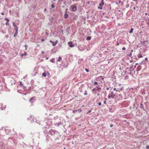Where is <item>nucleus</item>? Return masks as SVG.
<instances>
[{"label":"nucleus","instance_id":"18","mask_svg":"<svg viewBox=\"0 0 149 149\" xmlns=\"http://www.w3.org/2000/svg\"><path fill=\"white\" fill-rule=\"evenodd\" d=\"M55 124V125H57V126H59V125L61 124V122H60L58 123H56Z\"/></svg>","mask_w":149,"mask_h":149},{"label":"nucleus","instance_id":"59","mask_svg":"<svg viewBox=\"0 0 149 149\" xmlns=\"http://www.w3.org/2000/svg\"><path fill=\"white\" fill-rule=\"evenodd\" d=\"M145 60H148V58H147V57H146V58H145Z\"/></svg>","mask_w":149,"mask_h":149},{"label":"nucleus","instance_id":"26","mask_svg":"<svg viewBox=\"0 0 149 149\" xmlns=\"http://www.w3.org/2000/svg\"><path fill=\"white\" fill-rule=\"evenodd\" d=\"M4 19L6 20L7 22H9L10 21V20L8 18H5Z\"/></svg>","mask_w":149,"mask_h":149},{"label":"nucleus","instance_id":"5","mask_svg":"<svg viewBox=\"0 0 149 149\" xmlns=\"http://www.w3.org/2000/svg\"><path fill=\"white\" fill-rule=\"evenodd\" d=\"M148 42L147 41H145L142 42L141 43L142 44H143V45H144L145 46H147L148 44Z\"/></svg>","mask_w":149,"mask_h":149},{"label":"nucleus","instance_id":"58","mask_svg":"<svg viewBox=\"0 0 149 149\" xmlns=\"http://www.w3.org/2000/svg\"><path fill=\"white\" fill-rule=\"evenodd\" d=\"M68 13V11H65V13Z\"/></svg>","mask_w":149,"mask_h":149},{"label":"nucleus","instance_id":"2","mask_svg":"<svg viewBox=\"0 0 149 149\" xmlns=\"http://www.w3.org/2000/svg\"><path fill=\"white\" fill-rule=\"evenodd\" d=\"M70 10L72 12H76L77 10V7L74 5H71L69 8Z\"/></svg>","mask_w":149,"mask_h":149},{"label":"nucleus","instance_id":"21","mask_svg":"<svg viewBox=\"0 0 149 149\" xmlns=\"http://www.w3.org/2000/svg\"><path fill=\"white\" fill-rule=\"evenodd\" d=\"M62 60V58L61 57L59 56L57 61H60Z\"/></svg>","mask_w":149,"mask_h":149},{"label":"nucleus","instance_id":"48","mask_svg":"<svg viewBox=\"0 0 149 149\" xmlns=\"http://www.w3.org/2000/svg\"><path fill=\"white\" fill-rule=\"evenodd\" d=\"M45 40L44 39L42 38L41 39V41L42 42L44 41Z\"/></svg>","mask_w":149,"mask_h":149},{"label":"nucleus","instance_id":"30","mask_svg":"<svg viewBox=\"0 0 149 149\" xmlns=\"http://www.w3.org/2000/svg\"><path fill=\"white\" fill-rule=\"evenodd\" d=\"M45 127V129H47L48 130V129L49 128V126L48 125H46V126Z\"/></svg>","mask_w":149,"mask_h":149},{"label":"nucleus","instance_id":"11","mask_svg":"<svg viewBox=\"0 0 149 149\" xmlns=\"http://www.w3.org/2000/svg\"><path fill=\"white\" fill-rule=\"evenodd\" d=\"M113 90L114 91H116V92H120V90L118 89H116V88H113Z\"/></svg>","mask_w":149,"mask_h":149},{"label":"nucleus","instance_id":"63","mask_svg":"<svg viewBox=\"0 0 149 149\" xmlns=\"http://www.w3.org/2000/svg\"><path fill=\"white\" fill-rule=\"evenodd\" d=\"M61 31L62 33L63 32V30H61Z\"/></svg>","mask_w":149,"mask_h":149},{"label":"nucleus","instance_id":"23","mask_svg":"<svg viewBox=\"0 0 149 149\" xmlns=\"http://www.w3.org/2000/svg\"><path fill=\"white\" fill-rule=\"evenodd\" d=\"M70 29V27H68L66 29V31L68 32V33H69L68 31Z\"/></svg>","mask_w":149,"mask_h":149},{"label":"nucleus","instance_id":"54","mask_svg":"<svg viewBox=\"0 0 149 149\" xmlns=\"http://www.w3.org/2000/svg\"><path fill=\"white\" fill-rule=\"evenodd\" d=\"M25 48H27V46L26 45H25Z\"/></svg>","mask_w":149,"mask_h":149},{"label":"nucleus","instance_id":"52","mask_svg":"<svg viewBox=\"0 0 149 149\" xmlns=\"http://www.w3.org/2000/svg\"><path fill=\"white\" fill-rule=\"evenodd\" d=\"M104 104H106V101H104Z\"/></svg>","mask_w":149,"mask_h":149},{"label":"nucleus","instance_id":"53","mask_svg":"<svg viewBox=\"0 0 149 149\" xmlns=\"http://www.w3.org/2000/svg\"><path fill=\"white\" fill-rule=\"evenodd\" d=\"M47 10V9L45 8L44 10V12H45Z\"/></svg>","mask_w":149,"mask_h":149},{"label":"nucleus","instance_id":"55","mask_svg":"<svg viewBox=\"0 0 149 149\" xmlns=\"http://www.w3.org/2000/svg\"><path fill=\"white\" fill-rule=\"evenodd\" d=\"M113 126V125L112 124H111L110 125V127H112Z\"/></svg>","mask_w":149,"mask_h":149},{"label":"nucleus","instance_id":"4","mask_svg":"<svg viewBox=\"0 0 149 149\" xmlns=\"http://www.w3.org/2000/svg\"><path fill=\"white\" fill-rule=\"evenodd\" d=\"M104 5V3L103 0H102L101 3L99 4V6H98L97 7L98 9L102 10V7Z\"/></svg>","mask_w":149,"mask_h":149},{"label":"nucleus","instance_id":"24","mask_svg":"<svg viewBox=\"0 0 149 149\" xmlns=\"http://www.w3.org/2000/svg\"><path fill=\"white\" fill-rule=\"evenodd\" d=\"M34 98V97H32L31 98H30V100H29L30 102L32 103L33 102H32V101L33 100V99Z\"/></svg>","mask_w":149,"mask_h":149},{"label":"nucleus","instance_id":"6","mask_svg":"<svg viewBox=\"0 0 149 149\" xmlns=\"http://www.w3.org/2000/svg\"><path fill=\"white\" fill-rule=\"evenodd\" d=\"M69 46L71 47H72L74 46V45L72 44V42H69L68 43Z\"/></svg>","mask_w":149,"mask_h":149},{"label":"nucleus","instance_id":"35","mask_svg":"<svg viewBox=\"0 0 149 149\" xmlns=\"http://www.w3.org/2000/svg\"><path fill=\"white\" fill-rule=\"evenodd\" d=\"M20 85L22 86H23V84L22 83V82H20Z\"/></svg>","mask_w":149,"mask_h":149},{"label":"nucleus","instance_id":"56","mask_svg":"<svg viewBox=\"0 0 149 149\" xmlns=\"http://www.w3.org/2000/svg\"><path fill=\"white\" fill-rule=\"evenodd\" d=\"M68 8H66V9H65V11H68Z\"/></svg>","mask_w":149,"mask_h":149},{"label":"nucleus","instance_id":"3","mask_svg":"<svg viewBox=\"0 0 149 149\" xmlns=\"http://www.w3.org/2000/svg\"><path fill=\"white\" fill-rule=\"evenodd\" d=\"M110 93H109L111 96L112 97V98H116V92H114L113 91H112L111 89L110 90Z\"/></svg>","mask_w":149,"mask_h":149},{"label":"nucleus","instance_id":"1","mask_svg":"<svg viewBox=\"0 0 149 149\" xmlns=\"http://www.w3.org/2000/svg\"><path fill=\"white\" fill-rule=\"evenodd\" d=\"M58 132L54 130H50L48 132V134L53 136L54 137L57 135Z\"/></svg>","mask_w":149,"mask_h":149},{"label":"nucleus","instance_id":"50","mask_svg":"<svg viewBox=\"0 0 149 149\" xmlns=\"http://www.w3.org/2000/svg\"><path fill=\"white\" fill-rule=\"evenodd\" d=\"M130 70H131L132 69V66H131L130 68Z\"/></svg>","mask_w":149,"mask_h":149},{"label":"nucleus","instance_id":"14","mask_svg":"<svg viewBox=\"0 0 149 149\" xmlns=\"http://www.w3.org/2000/svg\"><path fill=\"white\" fill-rule=\"evenodd\" d=\"M27 55V54L26 52H25L24 54H21V56L23 57L24 56H26Z\"/></svg>","mask_w":149,"mask_h":149},{"label":"nucleus","instance_id":"51","mask_svg":"<svg viewBox=\"0 0 149 149\" xmlns=\"http://www.w3.org/2000/svg\"><path fill=\"white\" fill-rule=\"evenodd\" d=\"M109 87H107V88H106V90H108L109 89Z\"/></svg>","mask_w":149,"mask_h":149},{"label":"nucleus","instance_id":"22","mask_svg":"<svg viewBox=\"0 0 149 149\" xmlns=\"http://www.w3.org/2000/svg\"><path fill=\"white\" fill-rule=\"evenodd\" d=\"M17 33H18V31H15V32L14 35V37H16L17 35Z\"/></svg>","mask_w":149,"mask_h":149},{"label":"nucleus","instance_id":"38","mask_svg":"<svg viewBox=\"0 0 149 149\" xmlns=\"http://www.w3.org/2000/svg\"><path fill=\"white\" fill-rule=\"evenodd\" d=\"M9 22H7L6 23V25H7V26H8V25H9V23H8Z\"/></svg>","mask_w":149,"mask_h":149},{"label":"nucleus","instance_id":"17","mask_svg":"<svg viewBox=\"0 0 149 149\" xmlns=\"http://www.w3.org/2000/svg\"><path fill=\"white\" fill-rule=\"evenodd\" d=\"M91 37L90 36H88L87 37L86 39L88 40H90L91 39Z\"/></svg>","mask_w":149,"mask_h":149},{"label":"nucleus","instance_id":"62","mask_svg":"<svg viewBox=\"0 0 149 149\" xmlns=\"http://www.w3.org/2000/svg\"><path fill=\"white\" fill-rule=\"evenodd\" d=\"M134 1H137L138 0H132Z\"/></svg>","mask_w":149,"mask_h":149},{"label":"nucleus","instance_id":"31","mask_svg":"<svg viewBox=\"0 0 149 149\" xmlns=\"http://www.w3.org/2000/svg\"><path fill=\"white\" fill-rule=\"evenodd\" d=\"M111 97L112 98V97L111 96V95L110 94H109V95L108 96V98L109 99H110Z\"/></svg>","mask_w":149,"mask_h":149},{"label":"nucleus","instance_id":"29","mask_svg":"<svg viewBox=\"0 0 149 149\" xmlns=\"http://www.w3.org/2000/svg\"><path fill=\"white\" fill-rule=\"evenodd\" d=\"M77 111H78L79 112H80L81 111V109H76Z\"/></svg>","mask_w":149,"mask_h":149},{"label":"nucleus","instance_id":"32","mask_svg":"<svg viewBox=\"0 0 149 149\" xmlns=\"http://www.w3.org/2000/svg\"><path fill=\"white\" fill-rule=\"evenodd\" d=\"M16 83V82L14 80L13 82H12L11 84V85H13V84H15Z\"/></svg>","mask_w":149,"mask_h":149},{"label":"nucleus","instance_id":"33","mask_svg":"<svg viewBox=\"0 0 149 149\" xmlns=\"http://www.w3.org/2000/svg\"><path fill=\"white\" fill-rule=\"evenodd\" d=\"M84 95H87V91L86 90L85 91V93L84 94Z\"/></svg>","mask_w":149,"mask_h":149},{"label":"nucleus","instance_id":"45","mask_svg":"<svg viewBox=\"0 0 149 149\" xmlns=\"http://www.w3.org/2000/svg\"><path fill=\"white\" fill-rule=\"evenodd\" d=\"M122 49L123 50H125L126 49L125 47H123Z\"/></svg>","mask_w":149,"mask_h":149},{"label":"nucleus","instance_id":"43","mask_svg":"<svg viewBox=\"0 0 149 149\" xmlns=\"http://www.w3.org/2000/svg\"><path fill=\"white\" fill-rule=\"evenodd\" d=\"M91 112V110H89L88 111V112L87 113L88 114V113H90Z\"/></svg>","mask_w":149,"mask_h":149},{"label":"nucleus","instance_id":"61","mask_svg":"<svg viewBox=\"0 0 149 149\" xmlns=\"http://www.w3.org/2000/svg\"><path fill=\"white\" fill-rule=\"evenodd\" d=\"M95 88H93V91H95Z\"/></svg>","mask_w":149,"mask_h":149},{"label":"nucleus","instance_id":"34","mask_svg":"<svg viewBox=\"0 0 149 149\" xmlns=\"http://www.w3.org/2000/svg\"><path fill=\"white\" fill-rule=\"evenodd\" d=\"M51 6L52 8H55V5L54 4L52 5Z\"/></svg>","mask_w":149,"mask_h":149},{"label":"nucleus","instance_id":"9","mask_svg":"<svg viewBox=\"0 0 149 149\" xmlns=\"http://www.w3.org/2000/svg\"><path fill=\"white\" fill-rule=\"evenodd\" d=\"M141 65H139L137 67L136 69V71L137 72H138L141 70Z\"/></svg>","mask_w":149,"mask_h":149},{"label":"nucleus","instance_id":"40","mask_svg":"<svg viewBox=\"0 0 149 149\" xmlns=\"http://www.w3.org/2000/svg\"><path fill=\"white\" fill-rule=\"evenodd\" d=\"M94 85L97 84L98 83L97 82L95 81L94 82Z\"/></svg>","mask_w":149,"mask_h":149},{"label":"nucleus","instance_id":"28","mask_svg":"<svg viewBox=\"0 0 149 149\" xmlns=\"http://www.w3.org/2000/svg\"><path fill=\"white\" fill-rule=\"evenodd\" d=\"M18 28L17 26L15 28V31H18Z\"/></svg>","mask_w":149,"mask_h":149},{"label":"nucleus","instance_id":"60","mask_svg":"<svg viewBox=\"0 0 149 149\" xmlns=\"http://www.w3.org/2000/svg\"><path fill=\"white\" fill-rule=\"evenodd\" d=\"M119 45V43L118 42H117L116 45Z\"/></svg>","mask_w":149,"mask_h":149},{"label":"nucleus","instance_id":"36","mask_svg":"<svg viewBox=\"0 0 149 149\" xmlns=\"http://www.w3.org/2000/svg\"><path fill=\"white\" fill-rule=\"evenodd\" d=\"M77 110H76H76H73L72 111V112L73 113H75V112H77Z\"/></svg>","mask_w":149,"mask_h":149},{"label":"nucleus","instance_id":"47","mask_svg":"<svg viewBox=\"0 0 149 149\" xmlns=\"http://www.w3.org/2000/svg\"><path fill=\"white\" fill-rule=\"evenodd\" d=\"M100 77L101 78V79L102 80L104 79V78L102 76H100Z\"/></svg>","mask_w":149,"mask_h":149},{"label":"nucleus","instance_id":"10","mask_svg":"<svg viewBox=\"0 0 149 149\" xmlns=\"http://www.w3.org/2000/svg\"><path fill=\"white\" fill-rule=\"evenodd\" d=\"M48 132H48V130H47V129H44V132L45 134H48Z\"/></svg>","mask_w":149,"mask_h":149},{"label":"nucleus","instance_id":"46","mask_svg":"<svg viewBox=\"0 0 149 149\" xmlns=\"http://www.w3.org/2000/svg\"><path fill=\"white\" fill-rule=\"evenodd\" d=\"M98 104L99 106H100L101 105V102H99Z\"/></svg>","mask_w":149,"mask_h":149},{"label":"nucleus","instance_id":"25","mask_svg":"<svg viewBox=\"0 0 149 149\" xmlns=\"http://www.w3.org/2000/svg\"><path fill=\"white\" fill-rule=\"evenodd\" d=\"M42 75L44 77H45L46 76V73H45V72H43L42 74Z\"/></svg>","mask_w":149,"mask_h":149},{"label":"nucleus","instance_id":"42","mask_svg":"<svg viewBox=\"0 0 149 149\" xmlns=\"http://www.w3.org/2000/svg\"><path fill=\"white\" fill-rule=\"evenodd\" d=\"M132 55V53H130L129 55H128V56H129V57H131V56Z\"/></svg>","mask_w":149,"mask_h":149},{"label":"nucleus","instance_id":"20","mask_svg":"<svg viewBox=\"0 0 149 149\" xmlns=\"http://www.w3.org/2000/svg\"><path fill=\"white\" fill-rule=\"evenodd\" d=\"M133 30H134V29H133V28H131V30H130V31H129V33H132L133 32Z\"/></svg>","mask_w":149,"mask_h":149},{"label":"nucleus","instance_id":"13","mask_svg":"<svg viewBox=\"0 0 149 149\" xmlns=\"http://www.w3.org/2000/svg\"><path fill=\"white\" fill-rule=\"evenodd\" d=\"M68 16H69V15H68V13H65V14H64V17L65 19H66L68 17Z\"/></svg>","mask_w":149,"mask_h":149},{"label":"nucleus","instance_id":"64","mask_svg":"<svg viewBox=\"0 0 149 149\" xmlns=\"http://www.w3.org/2000/svg\"><path fill=\"white\" fill-rule=\"evenodd\" d=\"M56 0H52V1H56Z\"/></svg>","mask_w":149,"mask_h":149},{"label":"nucleus","instance_id":"16","mask_svg":"<svg viewBox=\"0 0 149 149\" xmlns=\"http://www.w3.org/2000/svg\"><path fill=\"white\" fill-rule=\"evenodd\" d=\"M97 87V89H96V90L97 91H98L99 92H100V91L101 90V88H100L98 86V87Z\"/></svg>","mask_w":149,"mask_h":149},{"label":"nucleus","instance_id":"15","mask_svg":"<svg viewBox=\"0 0 149 149\" xmlns=\"http://www.w3.org/2000/svg\"><path fill=\"white\" fill-rule=\"evenodd\" d=\"M49 42L52 44V45L53 46H55V42H54L53 41H52V40H50L49 41Z\"/></svg>","mask_w":149,"mask_h":149},{"label":"nucleus","instance_id":"27","mask_svg":"<svg viewBox=\"0 0 149 149\" xmlns=\"http://www.w3.org/2000/svg\"><path fill=\"white\" fill-rule=\"evenodd\" d=\"M13 26H14V28L17 26H16V25L14 22L13 23Z\"/></svg>","mask_w":149,"mask_h":149},{"label":"nucleus","instance_id":"57","mask_svg":"<svg viewBox=\"0 0 149 149\" xmlns=\"http://www.w3.org/2000/svg\"><path fill=\"white\" fill-rule=\"evenodd\" d=\"M1 15H4V13H1Z\"/></svg>","mask_w":149,"mask_h":149},{"label":"nucleus","instance_id":"19","mask_svg":"<svg viewBox=\"0 0 149 149\" xmlns=\"http://www.w3.org/2000/svg\"><path fill=\"white\" fill-rule=\"evenodd\" d=\"M54 59H55L54 58H52V59H50V60L51 62L54 63L55 62Z\"/></svg>","mask_w":149,"mask_h":149},{"label":"nucleus","instance_id":"39","mask_svg":"<svg viewBox=\"0 0 149 149\" xmlns=\"http://www.w3.org/2000/svg\"><path fill=\"white\" fill-rule=\"evenodd\" d=\"M85 70L87 72H88L89 71V70L88 69H87V68H86Z\"/></svg>","mask_w":149,"mask_h":149},{"label":"nucleus","instance_id":"44","mask_svg":"<svg viewBox=\"0 0 149 149\" xmlns=\"http://www.w3.org/2000/svg\"><path fill=\"white\" fill-rule=\"evenodd\" d=\"M55 42V45H56L57 44V43L58 42V41L57 40H56V41H55V42Z\"/></svg>","mask_w":149,"mask_h":149},{"label":"nucleus","instance_id":"7","mask_svg":"<svg viewBox=\"0 0 149 149\" xmlns=\"http://www.w3.org/2000/svg\"><path fill=\"white\" fill-rule=\"evenodd\" d=\"M140 107L141 109H142L143 111H146V110H145L144 107L143 106V104L142 103H140Z\"/></svg>","mask_w":149,"mask_h":149},{"label":"nucleus","instance_id":"12","mask_svg":"<svg viewBox=\"0 0 149 149\" xmlns=\"http://www.w3.org/2000/svg\"><path fill=\"white\" fill-rule=\"evenodd\" d=\"M138 57L139 58H140L142 57L143 56H142V55L141 54V52H140L139 54H138Z\"/></svg>","mask_w":149,"mask_h":149},{"label":"nucleus","instance_id":"37","mask_svg":"<svg viewBox=\"0 0 149 149\" xmlns=\"http://www.w3.org/2000/svg\"><path fill=\"white\" fill-rule=\"evenodd\" d=\"M146 148L147 149H149V146L147 145L146 146Z\"/></svg>","mask_w":149,"mask_h":149},{"label":"nucleus","instance_id":"8","mask_svg":"<svg viewBox=\"0 0 149 149\" xmlns=\"http://www.w3.org/2000/svg\"><path fill=\"white\" fill-rule=\"evenodd\" d=\"M118 97V100H121L123 98L122 95L121 94H119Z\"/></svg>","mask_w":149,"mask_h":149},{"label":"nucleus","instance_id":"41","mask_svg":"<svg viewBox=\"0 0 149 149\" xmlns=\"http://www.w3.org/2000/svg\"><path fill=\"white\" fill-rule=\"evenodd\" d=\"M129 4H127V5H126V8H127L129 7Z\"/></svg>","mask_w":149,"mask_h":149},{"label":"nucleus","instance_id":"49","mask_svg":"<svg viewBox=\"0 0 149 149\" xmlns=\"http://www.w3.org/2000/svg\"><path fill=\"white\" fill-rule=\"evenodd\" d=\"M26 87L25 86H23V88L24 90H25L26 89Z\"/></svg>","mask_w":149,"mask_h":149}]
</instances>
